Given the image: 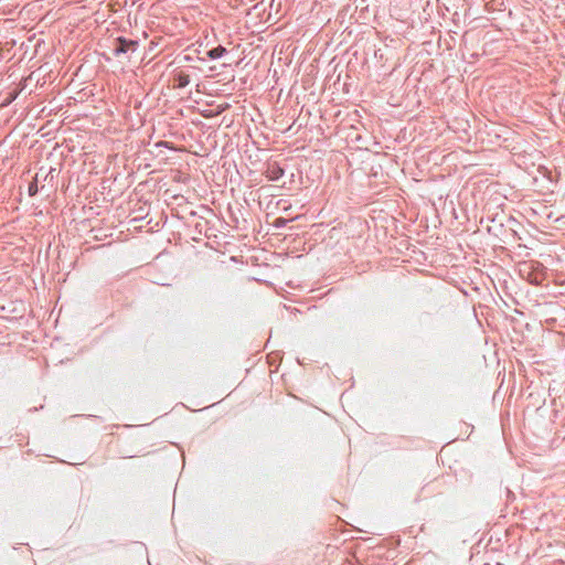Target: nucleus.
I'll list each match as a JSON object with an SVG mask.
<instances>
[{
    "label": "nucleus",
    "mask_w": 565,
    "mask_h": 565,
    "mask_svg": "<svg viewBox=\"0 0 565 565\" xmlns=\"http://www.w3.org/2000/svg\"><path fill=\"white\" fill-rule=\"evenodd\" d=\"M39 177H40V174L36 173V175L34 177V181L29 185V194L31 196L35 195L39 191V188H38Z\"/></svg>",
    "instance_id": "3"
},
{
    "label": "nucleus",
    "mask_w": 565,
    "mask_h": 565,
    "mask_svg": "<svg viewBox=\"0 0 565 565\" xmlns=\"http://www.w3.org/2000/svg\"><path fill=\"white\" fill-rule=\"evenodd\" d=\"M117 43L118 45L114 50L116 55L127 53L128 51H135L137 46V42L122 38L117 39Z\"/></svg>",
    "instance_id": "1"
},
{
    "label": "nucleus",
    "mask_w": 565,
    "mask_h": 565,
    "mask_svg": "<svg viewBox=\"0 0 565 565\" xmlns=\"http://www.w3.org/2000/svg\"><path fill=\"white\" fill-rule=\"evenodd\" d=\"M177 82L179 87H185L190 83L189 75L179 74L177 77Z\"/></svg>",
    "instance_id": "4"
},
{
    "label": "nucleus",
    "mask_w": 565,
    "mask_h": 565,
    "mask_svg": "<svg viewBox=\"0 0 565 565\" xmlns=\"http://www.w3.org/2000/svg\"><path fill=\"white\" fill-rule=\"evenodd\" d=\"M53 171H54V170H53V169H51V170H50V172L47 173L46 178H47L49 175H51V178H53Z\"/></svg>",
    "instance_id": "5"
},
{
    "label": "nucleus",
    "mask_w": 565,
    "mask_h": 565,
    "mask_svg": "<svg viewBox=\"0 0 565 565\" xmlns=\"http://www.w3.org/2000/svg\"><path fill=\"white\" fill-rule=\"evenodd\" d=\"M226 52L225 47L223 46H217L215 49H212L207 52V56L212 60L214 58H218L221 56H223V54Z\"/></svg>",
    "instance_id": "2"
}]
</instances>
